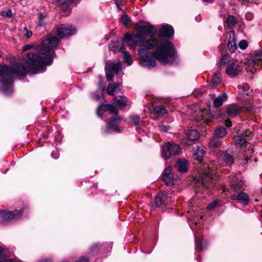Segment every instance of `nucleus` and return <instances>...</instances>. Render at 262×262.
<instances>
[{"instance_id": "1", "label": "nucleus", "mask_w": 262, "mask_h": 262, "mask_svg": "<svg viewBox=\"0 0 262 262\" xmlns=\"http://www.w3.org/2000/svg\"><path fill=\"white\" fill-rule=\"evenodd\" d=\"M76 31V29L72 26L61 24L57 28L55 33L58 38L51 36L43 40L40 46L36 47L35 53L29 52L27 54L28 61L24 63L16 62L12 64L11 68L5 65L1 66L0 83L2 92L6 95L12 92L11 84L13 74L25 75L28 71L34 72L41 70L45 65H50L55 55L53 49L58 46L60 39L74 35Z\"/></svg>"}, {"instance_id": "2", "label": "nucleus", "mask_w": 262, "mask_h": 262, "mask_svg": "<svg viewBox=\"0 0 262 262\" xmlns=\"http://www.w3.org/2000/svg\"><path fill=\"white\" fill-rule=\"evenodd\" d=\"M157 44V39L151 38L145 40L143 47L150 50L157 46L156 50L152 52L151 54L163 65H173L178 63L179 59L176 49L170 41L166 40L161 42L159 45Z\"/></svg>"}, {"instance_id": "3", "label": "nucleus", "mask_w": 262, "mask_h": 262, "mask_svg": "<svg viewBox=\"0 0 262 262\" xmlns=\"http://www.w3.org/2000/svg\"><path fill=\"white\" fill-rule=\"evenodd\" d=\"M145 37L138 32L136 34H126L124 36V40L131 49L135 48L136 46L143 47L145 41Z\"/></svg>"}, {"instance_id": "4", "label": "nucleus", "mask_w": 262, "mask_h": 262, "mask_svg": "<svg viewBox=\"0 0 262 262\" xmlns=\"http://www.w3.org/2000/svg\"><path fill=\"white\" fill-rule=\"evenodd\" d=\"M181 148L179 145L169 142L162 146V156L165 159H169L171 157L179 155Z\"/></svg>"}, {"instance_id": "5", "label": "nucleus", "mask_w": 262, "mask_h": 262, "mask_svg": "<svg viewBox=\"0 0 262 262\" xmlns=\"http://www.w3.org/2000/svg\"><path fill=\"white\" fill-rule=\"evenodd\" d=\"M138 52L142 58L139 62L141 66L148 68H153L156 66V60L151 58L149 53H146L143 48H140L138 50Z\"/></svg>"}, {"instance_id": "6", "label": "nucleus", "mask_w": 262, "mask_h": 262, "mask_svg": "<svg viewBox=\"0 0 262 262\" xmlns=\"http://www.w3.org/2000/svg\"><path fill=\"white\" fill-rule=\"evenodd\" d=\"M22 214V212L18 210H15L14 212L0 211V223L4 224L12 220H18L20 218Z\"/></svg>"}, {"instance_id": "7", "label": "nucleus", "mask_w": 262, "mask_h": 262, "mask_svg": "<svg viewBox=\"0 0 262 262\" xmlns=\"http://www.w3.org/2000/svg\"><path fill=\"white\" fill-rule=\"evenodd\" d=\"M212 177L210 172L200 174L199 177L194 179V185L196 187H202L206 189L209 188Z\"/></svg>"}, {"instance_id": "8", "label": "nucleus", "mask_w": 262, "mask_h": 262, "mask_svg": "<svg viewBox=\"0 0 262 262\" xmlns=\"http://www.w3.org/2000/svg\"><path fill=\"white\" fill-rule=\"evenodd\" d=\"M121 68V63L120 62L106 63L105 70L107 80L108 81H112L113 80L114 74L118 73Z\"/></svg>"}, {"instance_id": "9", "label": "nucleus", "mask_w": 262, "mask_h": 262, "mask_svg": "<svg viewBox=\"0 0 262 262\" xmlns=\"http://www.w3.org/2000/svg\"><path fill=\"white\" fill-rule=\"evenodd\" d=\"M251 134V132L250 130H246L244 133H237V134L233 137L235 144L241 148L246 147L248 144L247 141L249 140V136Z\"/></svg>"}, {"instance_id": "10", "label": "nucleus", "mask_w": 262, "mask_h": 262, "mask_svg": "<svg viewBox=\"0 0 262 262\" xmlns=\"http://www.w3.org/2000/svg\"><path fill=\"white\" fill-rule=\"evenodd\" d=\"M136 30L137 32L144 36L149 35H154L157 32V30L150 25L146 24L142 22H139L137 24Z\"/></svg>"}, {"instance_id": "11", "label": "nucleus", "mask_w": 262, "mask_h": 262, "mask_svg": "<svg viewBox=\"0 0 262 262\" xmlns=\"http://www.w3.org/2000/svg\"><path fill=\"white\" fill-rule=\"evenodd\" d=\"M178 179V175L172 172V168L170 166H168L165 168L162 175V179L167 185H173Z\"/></svg>"}, {"instance_id": "12", "label": "nucleus", "mask_w": 262, "mask_h": 262, "mask_svg": "<svg viewBox=\"0 0 262 262\" xmlns=\"http://www.w3.org/2000/svg\"><path fill=\"white\" fill-rule=\"evenodd\" d=\"M219 162L223 165L230 166L234 162V158L228 151H223L219 157Z\"/></svg>"}, {"instance_id": "13", "label": "nucleus", "mask_w": 262, "mask_h": 262, "mask_svg": "<svg viewBox=\"0 0 262 262\" xmlns=\"http://www.w3.org/2000/svg\"><path fill=\"white\" fill-rule=\"evenodd\" d=\"M242 110V107L236 104H232L225 107V117H235Z\"/></svg>"}, {"instance_id": "14", "label": "nucleus", "mask_w": 262, "mask_h": 262, "mask_svg": "<svg viewBox=\"0 0 262 262\" xmlns=\"http://www.w3.org/2000/svg\"><path fill=\"white\" fill-rule=\"evenodd\" d=\"M236 61L232 59V62H229L226 69V73L231 77H235L238 75L240 73V70L238 68V66L236 64Z\"/></svg>"}, {"instance_id": "15", "label": "nucleus", "mask_w": 262, "mask_h": 262, "mask_svg": "<svg viewBox=\"0 0 262 262\" xmlns=\"http://www.w3.org/2000/svg\"><path fill=\"white\" fill-rule=\"evenodd\" d=\"M239 177L240 174H236L231 178V186L235 191L241 190L244 188V183L239 179Z\"/></svg>"}, {"instance_id": "16", "label": "nucleus", "mask_w": 262, "mask_h": 262, "mask_svg": "<svg viewBox=\"0 0 262 262\" xmlns=\"http://www.w3.org/2000/svg\"><path fill=\"white\" fill-rule=\"evenodd\" d=\"M173 32L172 27L168 25L163 26L159 30V36L161 38H169L173 35Z\"/></svg>"}, {"instance_id": "17", "label": "nucleus", "mask_w": 262, "mask_h": 262, "mask_svg": "<svg viewBox=\"0 0 262 262\" xmlns=\"http://www.w3.org/2000/svg\"><path fill=\"white\" fill-rule=\"evenodd\" d=\"M249 61L250 63L253 66H258L260 64L262 61V50H258L255 51Z\"/></svg>"}, {"instance_id": "18", "label": "nucleus", "mask_w": 262, "mask_h": 262, "mask_svg": "<svg viewBox=\"0 0 262 262\" xmlns=\"http://www.w3.org/2000/svg\"><path fill=\"white\" fill-rule=\"evenodd\" d=\"M123 41H125L124 39H117L116 40L112 41L109 44V49L110 50L114 52L120 51L123 47Z\"/></svg>"}, {"instance_id": "19", "label": "nucleus", "mask_w": 262, "mask_h": 262, "mask_svg": "<svg viewBox=\"0 0 262 262\" xmlns=\"http://www.w3.org/2000/svg\"><path fill=\"white\" fill-rule=\"evenodd\" d=\"M121 120L122 118L120 117L116 116L115 118L112 119L107 124V128L105 130V132L107 133L110 129L116 132L119 131L118 124Z\"/></svg>"}, {"instance_id": "20", "label": "nucleus", "mask_w": 262, "mask_h": 262, "mask_svg": "<svg viewBox=\"0 0 262 262\" xmlns=\"http://www.w3.org/2000/svg\"><path fill=\"white\" fill-rule=\"evenodd\" d=\"M232 200H236L239 203H244V205L247 204L249 202V196L245 192H241L237 194H233L231 196Z\"/></svg>"}, {"instance_id": "21", "label": "nucleus", "mask_w": 262, "mask_h": 262, "mask_svg": "<svg viewBox=\"0 0 262 262\" xmlns=\"http://www.w3.org/2000/svg\"><path fill=\"white\" fill-rule=\"evenodd\" d=\"M167 196L166 194L163 192L158 194L155 198V205L157 207H162L163 205H165Z\"/></svg>"}, {"instance_id": "22", "label": "nucleus", "mask_w": 262, "mask_h": 262, "mask_svg": "<svg viewBox=\"0 0 262 262\" xmlns=\"http://www.w3.org/2000/svg\"><path fill=\"white\" fill-rule=\"evenodd\" d=\"M227 46L231 52H234L237 49L236 39L233 32L232 33V35L231 34H230Z\"/></svg>"}, {"instance_id": "23", "label": "nucleus", "mask_w": 262, "mask_h": 262, "mask_svg": "<svg viewBox=\"0 0 262 262\" xmlns=\"http://www.w3.org/2000/svg\"><path fill=\"white\" fill-rule=\"evenodd\" d=\"M227 95L225 93L221 94L213 100L214 105L216 107H220L223 102L227 100Z\"/></svg>"}, {"instance_id": "24", "label": "nucleus", "mask_w": 262, "mask_h": 262, "mask_svg": "<svg viewBox=\"0 0 262 262\" xmlns=\"http://www.w3.org/2000/svg\"><path fill=\"white\" fill-rule=\"evenodd\" d=\"M222 142L220 139L214 136L210 139L209 142V146L210 148L213 149L217 148L221 146Z\"/></svg>"}, {"instance_id": "25", "label": "nucleus", "mask_w": 262, "mask_h": 262, "mask_svg": "<svg viewBox=\"0 0 262 262\" xmlns=\"http://www.w3.org/2000/svg\"><path fill=\"white\" fill-rule=\"evenodd\" d=\"M113 100L114 104L119 107L125 106L127 102V99L125 97L123 96L115 97Z\"/></svg>"}, {"instance_id": "26", "label": "nucleus", "mask_w": 262, "mask_h": 262, "mask_svg": "<svg viewBox=\"0 0 262 262\" xmlns=\"http://www.w3.org/2000/svg\"><path fill=\"white\" fill-rule=\"evenodd\" d=\"M78 0H58V3L60 6L61 8L66 11L69 9V8L72 3H76Z\"/></svg>"}, {"instance_id": "27", "label": "nucleus", "mask_w": 262, "mask_h": 262, "mask_svg": "<svg viewBox=\"0 0 262 262\" xmlns=\"http://www.w3.org/2000/svg\"><path fill=\"white\" fill-rule=\"evenodd\" d=\"M120 83L116 82L110 83L107 88V93L111 96H114V92L117 91L119 88Z\"/></svg>"}, {"instance_id": "28", "label": "nucleus", "mask_w": 262, "mask_h": 262, "mask_svg": "<svg viewBox=\"0 0 262 262\" xmlns=\"http://www.w3.org/2000/svg\"><path fill=\"white\" fill-rule=\"evenodd\" d=\"M187 138L191 141H195L199 138V133L195 129L187 132L186 134Z\"/></svg>"}, {"instance_id": "29", "label": "nucleus", "mask_w": 262, "mask_h": 262, "mask_svg": "<svg viewBox=\"0 0 262 262\" xmlns=\"http://www.w3.org/2000/svg\"><path fill=\"white\" fill-rule=\"evenodd\" d=\"M227 134V131L225 128L220 127L215 129L214 132V136L219 138L224 137Z\"/></svg>"}, {"instance_id": "30", "label": "nucleus", "mask_w": 262, "mask_h": 262, "mask_svg": "<svg viewBox=\"0 0 262 262\" xmlns=\"http://www.w3.org/2000/svg\"><path fill=\"white\" fill-rule=\"evenodd\" d=\"M205 151L202 147H198L194 152V159L201 161L203 157Z\"/></svg>"}, {"instance_id": "31", "label": "nucleus", "mask_w": 262, "mask_h": 262, "mask_svg": "<svg viewBox=\"0 0 262 262\" xmlns=\"http://www.w3.org/2000/svg\"><path fill=\"white\" fill-rule=\"evenodd\" d=\"M178 170L181 172H185L188 170L187 161L186 160L179 161L178 163Z\"/></svg>"}, {"instance_id": "32", "label": "nucleus", "mask_w": 262, "mask_h": 262, "mask_svg": "<svg viewBox=\"0 0 262 262\" xmlns=\"http://www.w3.org/2000/svg\"><path fill=\"white\" fill-rule=\"evenodd\" d=\"M226 23L229 28H233L236 25V19L233 16L228 15L226 18Z\"/></svg>"}, {"instance_id": "33", "label": "nucleus", "mask_w": 262, "mask_h": 262, "mask_svg": "<svg viewBox=\"0 0 262 262\" xmlns=\"http://www.w3.org/2000/svg\"><path fill=\"white\" fill-rule=\"evenodd\" d=\"M238 88L239 89H241V90L239 91V93L242 95H244L246 94V95L249 96V86L248 84L244 83L242 85H238Z\"/></svg>"}, {"instance_id": "34", "label": "nucleus", "mask_w": 262, "mask_h": 262, "mask_svg": "<svg viewBox=\"0 0 262 262\" xmlns=\"http://www.w3.org/2000/svg\"><path fill=\"white\" fill-rule=\"evenodd\" d=\"M154 112L159 116H162L166 113V110L165 107L162 105L155 106Z\"/></svg>"}, {"instance_id": "35", "label": "nucleus", "mask_w": 262, "mask_h": 262, "mask_svg": "<svg viewBox=\"0 0 262 262\" xmlns=\"http://www.w3.org/2000/svg\"><path fill=\"white\" fill-rule=\"evenodd\" d=\"M108 104H101L97 110V113L101 117L104 113L107 111Z\"/></svg>"}, {"instance_id": "36", "label": "nucleus", "mask_w": 262, "mask_h": 262, "mask_svg": "<svg viewBox=\"0 0 262 262\" xmlns=\"http://www.w3.org/2000/svg\"><path fill=\"white\" fill-rule=\"evenodd\" d=\"M232 61V59H230L229 55L228 54H226L222 56V58L220 59L219 63L220 65H228L229 64V62H231Z\"/></svg>"}, {"instance_id": "37", "label": "nucleus", "mask_w": 262, "mask_h": 262, "mask_svg": "<svg viewBox=\"0 0 262 262\" xmlns=\"http://www.w3.org/2000/svg\"><path fill=\"white\" fill-rule=\"evenodd\" d=\"M122 56L125 61L128 65H130L133 61L131 55L127 52H123L122 53Z\"/></svg>"}, {"instance_id": "38", "label": "nucleus", "mask_w": 262, "mask_h": 262, "mask_svg": "<svg viewBox=\"0 0 262 262\" xmlns=\"http://www.w3.org/2000/svg\"><path fill=\"white\" fill-rule=\"evenodd\" d=\"M205 246L202 245V239L200 236H198L195 238V248L196 250L201 251L203 249L205 248Z\"/></svg>"}, {"instance_id": "39", "label": "nucleus", "mask_w": 262, "mask_h": 262, "mask_svg": "<svg viewBox=\"0 0 262 262\" xmlns=\"http://www.w3.org/2000/svg\"><path fill=\"white\" fill-rule=\"evenodd\" d=\"M221 82V74L220 73H215L213 75L211 79V82L214 85H217Z\"/></svg>"}, {"instance_id": "40", "label": "nucleus", "mask_w": 262, "mask_h": 262, "mask_svg": "<svg viewBox=\"0 0 262 262\" xmlns=\"http://www.w3.org/2000/svg\"><path fill=\"white\" fill-rule=\"evenodd\" d=\"M132 121L135 126H138L140 124V118L138 116H133L130 117Z\"/></svg>"}, {"instance_id": "41", "label": "nucleus", "mask_w": 262, "mask_h": 262, "mask_svg": "<svg viewBox=\"0 0 262 262\" xmlns=\"http://www.w3.org/2000/svg\"><path fill=\"white\" fill-rule=\"evenodd\" d=\"M107 111H109L110 113L112 114L117 115L118 113V111L116 107L111 104H108Z\"/></svg>"}, {"instance_id": "42", "label": "nucleus", "mask_w": 262, "mask_h": 262, "mask_svg": "<svg viewBox=\"0 0 262 262\" xmlns=\"http://www.w3.org/2000/svg\"><path fill=\"white\" fill-rule=\"evenodd\" d=\"M46 16L43 15L42 13H39V18H38V26L40 27H42L45 26V23L43 22L44 19L46 18Z\"/></svg>"}, {"instance_id": "43", "label": "nucleus", "mask_w": 262, "mask_h": 262, "mask_svg": "<svg viewBox=\"0 0 262 262\" xmlns=\"http://www.w3.org/2000/svg\"><path fill=\"white\" fill-rule=\"evenodd\" d=\"M130 18L126 14L123 15L121 17V21H122V24L125 26H126L128 24V23L130 22Z\"/></svg>"}, {"instance_id": "44", "label": "nucleus", "mask_w": 262, "mask_h": 262, "mask_svg": "<svg viewBox=\"0 0 262 262\" xmlns=\"http://www.w3.org/2000/svg\"><path fill=\"white\" fill-rule=\"evenodd\" d=\"M12 12L11 10H7L5 11H3L1 12V15L3 17H10L12 16Z\"/></svg>"}, {"instance_id": "45", "label": "nucleus", "mask_w": 262, "mask_h": 262, "mask_svg": "<svg viewBox=\"0 0 262 262\" xmlns=\"http://www.w3.org/2000/svg\"><path fill=\"white\" fill-rule=\"evenodd\" d=\"M238 46L241 49L244 50L247 47L248 43L245 40H242L239 42Z\"/></svg>"}, {"instance_id": "46", "label": "nucleus", "mask_w": 262, "mask_h": 262, "mask_svg": "<svg viewBox=\"0 0 262 262\" xmlns=\"http://www.w3.org/2000/svg\"><path fill=\"white\" fill-rule=\"evenodd\" d=\"M217 203L216 201H214L207 206V209H213L217 206Z\"/></svg>"}, {"instance_id": "47", "label": "nucleus", "mask_w": 262, "mask_h": 262, "mask_svg": "<svg viewBox=\"0 0 262 262\" xmlns=\"http://www.w3.org/2000/svg\"><path fill=\"white\" fill-rule=\"evenodd\" d=\"M115 2V4H116V6L117 7V8H118V9L119 10H121L122 8V2L121 1V0H114Z\"/></svg>"}, {"instance_id": "48", "label": "nucleus", "mask_w": 262, "mask_h": 262, "mask_svg": "<svg viewBox=\"0 0 262 262\" xmlns=\"http://www.w3.org/2000/svg\"><path fill=\"white\" fill-rule=\"evenodd\" d=\"M159 128L161 131L166 132L169 129L168 126L160 125Z\"/></svg>"}, {"instance_id": "49", "label": "nucleus", "mask_w": 262, "mask_h": 262, "mask_svg": "<svg viewBox=\"0 0 262 262\" xmlns=\"http://www.w3.org/2000/svg\"><path fill=\"white\" fill-rule=\"evenodd\" d=\"M33 46L31 45H26L24 47H23V51H28L30 49H31Z\"/></svg>"}, {"instance_id": "50", "label": "nucleus", "mask_w": 262, "mask_h": 262, "mask_svg": "<svg viewBox=\"0 0 262 262\" xmlns=\"http://www.w3.org/2000/svg\"><path fill=\"white\" fill-rule=\"evenodd\" d=\"M25 30L27 31L26 36H27L28 38H30L32 35V33L31 31H30L27 29V28H25Z\"/></svg>"}, {"instance_id": "51", "label": "nucleus", "mask_w": 262, "mask_h": 262, "mask_svg": "<svg viewBox=\"0 0 262 262\" xmlns=\"http://www.w3.org/2000/svg\"><path fill=\"white\" fill-rule=\"evenodd\" d=\"M225 125L227 127H230L231 126V122L229 120H226Z\"/></svg>"}, {"instance_id": "52", "label": "nucleus", "mask_w": 262, "mask_h": 262, "mask_svg": "<svg viewBox=\"0 0 262 262\" xmlns=\"http://www.w3.org/2000/svg\"><path fill=\"white\" fill-rule=\"evenodd\" d=\"M94 98L97 100H99L100 99V96L99 95H95L94 96Z\"/></svg>"}, {"instance_id": "53", "label": "nucleus", "mask_w": 262, "mask_h": 262, "mask_svg": "<svg viewBox=\"0 0 262 262\" xmlns=\"http://www.w3.org/2000/svg\"><path fill=\"white\" fill-rule=\"evenodd\" d=\"M41 262H51V260L50 259H46L42 260V261H41Z\"/></svg>"}, {"instance_id": "54", "label": "nucleus", "mask_w": 262, "mask_h": 262, "mask_svg": "<svg viewBox=\"0 0 262 262\" xmlns=\"http://www.w3.org/2000/svg\"><path fill=\"white\" fill-rule=\"evenodd\" d=\"M247 110L250 112L252 110V108L251 106H250L247 108Z\"/></svg>"}, {"instance_id": "55", "label": "nucleus", "mask_w": 262, "mask_h": 262, "mask_svg": "<svg viewBox=\"0 0 262 262\" xmlns=\"http://www.w3.org/2000/svg\"><path fill=\"white\" fill-rule=\"evenodd\" d=\"M249 151H250V154H252L253 152L252 149H251Z\"/></svg>"}, {"instance_id": "56", "label": "nucleus", "mask_w": 262, "mask_h": 262, "mask_svg": "<svg viewBox=\"0 0 262 262\" xmlns=\"http://www.w3.org/2000/svg\"><path fill=\"white\" fill-rule=\"evenodd\" d=\"M220 116H221V115H219L217 116V117H220Z\"/></svg>"}]
</instances>
